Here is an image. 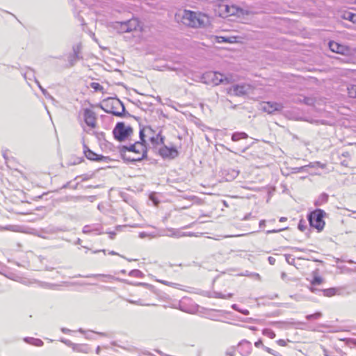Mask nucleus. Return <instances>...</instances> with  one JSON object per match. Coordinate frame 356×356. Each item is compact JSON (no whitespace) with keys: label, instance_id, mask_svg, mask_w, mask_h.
<instances>
[{"label":"nucleus","instance_id":"nucleus-1","mask_svg":"<svg viewBox=\"0 0 356 356\" xmlns=\"http://www.w3.org/2000/svg\"><path fill=\"white\" fill-rule=\"evenodd\" d=\"M121 158L126 162L135 163L147 157V148L140 147L135 143L129 146L122 145L119 147Z\"/></svg>","mask_w":356,"mask_h":356},{"label":"nucleus","instance_id":"nucleus-2","mask_svg":"<svg viewBox=\"0 0 356 356\" xmlns=\"http://www.w3.org/2000/svg\"><path fill=\"white\" fill-rule=\"evenodd\" d=\"M100 108L106 113H111L117 117H133L126 112L124 105L118 98L108 97L104 99Z\"/></svg>","mask_w":356,"mask_h":356},{"label":"nucleus","instance_id":"nucleus-3","mask_svg":"<svg viewBox=\"0 0 356 356\" xmlns=\"http://www.w3.org/2000/svg\"><path fill=\"white\" fill-rule=\"evenodd\" d=\"M207 17L204 15L197 14L191 10H184L181 22L184 24L191 27H201L205 25Z\"/></svg>","mask_w":356,"mask_h":356},{"label":"nucleus","instance_id":"nucleus-4","mask_svg":"<svg viewBox=\"0 0 356 356\" xmlns=\"http://www.w3.org/2000/svg\"><path fill=\"white\" fill-rule=\"evenodd\" d=\"M325 215V212L321 209H316L310 212L307 216L310 226L316 228L318 232L322 231L325 226L323 218Z\"/></svg>","mask_w":356,"mask_h":356},{"label":"nucleus","instance_id":"nucleus-5","mask_svg":"<svg viewBox=\"0 0 356 356\" xmlns=\"http://www.w3.org/2000/svg\"><path fill=\"white\" fill-rule=\"evenodd\" d=\"M132 134V127L131 126L126 127L123 122H118L113 130V134L115 139L120 142L125 140Z\"/></svg>","mask_w":356,"mask_h":356},{"label":"nucleus","instance_id":"nucleus-6","mask_svg":"<svg viewBox=\"0 0 356 356\" xmlns=\"http://www.w3.org/2000/svg\"><path fill=\"white\" fill-rule=\"evenodd\" d=\"M202 79L206 83H212L218 86L220 83H229L230 79L217 72H207L202 75Z\"/></svg>","mask_w":356,"mask_h":356},{"label":"nucleus","instance_id":"nucleus-7","mask_svg":"<svg viewBox=\"0 0 356 356\" xmlns=\"http://www.w3.org/2000/svg\"><path fill=\"white\" fill-rule=\"evenodd\" d=\"M253 88L248 83L235 84L227 88V93L234 96H244L249 94Z\"/></svg>","mask_w":356,"mask_h":356},{"label":"nucleus","instance_id":"nucleus-8","mask_svg":"<svg viewBox=\"0 0 356 356\" xmlns=\"http://www.w3.org/2000/svg\"><path fill=\"white\" fill-rule=\"evenodd\" d=\"M83 153L85 154V156L90 161H104L106 163H108L111 161L110 157L105 156L103 155H99L94 152L93 151L90 150L89 147L85 144L83 145Z\"/></svg>","mask_w":356,"mask_h":356},{"label":"nucleus","instance_id":"nucleus-9","mask_svg":"<svg viewBox=\"0 0 356 356\" xmlns=\"http://www.w3.org/2000/svg\"><path fill=\"white\" fill-rule=\"evenodd\" d=\"M159 154L164 159H174L179 156V152L176 147H168L164 144L159 149Z\"/></svg>","mask_w":356,"mask_h":356},{"label":"nucleus","instance_id":"nucleus-10","mask_svg":"<svg viewBox=\"0 0 356 356\" xmlns=\"http://www.w3.org/2000/svg\"><path fill=\"white\" fill-rule=\"evenodd\" d=\"M81 49V44H76L73 46V52L72 54H70L67 56L68 67H73L79 60L83 58V57L80 55Z\"/></svg>","mask_w":356,"mask_h":356},{"label":"nucleus","instance_id":"nucleus-11","mask_svg":"<svg viewBox=\"0 0 356 356\" xmlns=\"http://www.w3.org/2000/svg\"><path fill=\"white\" fill-rule=\"evenodd\" d=\"M284 108V105L281 102H264L261 109L269 113L273 114L275 111H281Z\"/></svg>","mask_w":356,"mask_h":356},{"label":"nucleus","instance_id":"nucleus-12","mask_svg":"<svg viewBox=\"0 0 356 356\" xmlns=\"http://www.w3.org/2000/svg\"><path fill=\"white\" fill-rule=\"evenodd\" d=\"M329 47L332 51L337 54L347 55L350 53V48L348 47L334 41H330L329 42Z\"/></svg>","mask_w":356,"mask_h":356},{"label":"nucleus","instance_id":"nucleus-13","mask_svg":"<svg viewBox=\"0 0 356 356\" xmlns=\"http://www.w3.org/2000/svg\"><path fill=\"white\" fill-rule=\"evenodd\" d=\"M83 118L84 121L86 124L92 127L95 128L96 127V116L95 113L90 109V108H85L83 111Z\"/></svg>","mask_w":356,"mask_h":356},{"label":"nucleus","instance_id":"nucleus-14","mask_svg":"<svg viewBox=\"0 0 356 356\" xmlns=\"http://www.w3.org/2000/svg\"><path fill=\"white\" fill-rule=\"evenodd\" d=\"M238 349L241 355L248 356L252 351V344L248 341L243 340L238 343Z\"/></svg>","mask_w":356,"mask_h":356},{"label":"nucleus","instance_id":"nucleus-15","mask_svg":"<svg viewBox=\"0 0 356 356\" xmlns=\"http://www.w3.org/2000/svg\"><path fill=\"white\" fill-rule=\"evenodd\" d=\"M165 137L161 135V130L155 135L150 136L149 141L151 144L156 147L159 145H163Z\"/></svg>","mask_w":356,"mask_h":356},{"label":"nucleus","instance_id":"nucleus-16","mask_svg":"<svg viewBox=\"0 0 356 356\" xmlns=\"http://www.w3.org/2000/svg\"><path fill=\"white\" fill-rule=\"evenodd\" d=\"M113 28L115 29L119 33H129L125 21L124 22H115L113 24Z\"/></svg>","mask_w":356,"mask_h":356},{"label":"nucleus","instance_id":"nucleus-17","mask_svg":"<svg viewBox=\"0 0 356 356\" xmlns=\"http://www.w3.org/2000/svg\"><path fill=\"white\" fill-rule=\"evenodd\" d=\"M223 313L224 311L222 310L211 309L206 313V316L207 318L212 321H219V317L220 316V314Z\"/></svg>","mask_w":356,"mask_h":356},{"label":"nucleus","instance_id":"nucleus-18","mask_svg":"<svg viewBox=\"0 0 356 356\" xmlns=\"http://www.w3.org/2000/svg\"><path fill=\"white\" fill-rule=\"evenodd\" d=\"M128 28L127 30H129V33L134 31H136L137 29L140 26V22L138 19L132 18L129 20L125 21Z\"/></svg>","mask_w":356,"mask_h":356},{"label":"nucleus","instance_id":"nucleus-19","mask_svg":"<svg viewBox=\"0 0 356 356\" xmlns=\"http://www.w3.org/2000/svg\"><path fill=\"white\" fill-rule=\"evenodd\" d=\"M72 350L75 352L88 353L90 351V348L86 344L74 343Z\"/></svg>","mask_w":356,"mask_h":356},{"label":"nucleus","instance_id":"nucleus-20","mask_svg":"<svg viewBox=\"0 0 356 356\" xmlns=\"http://www.w3.org/2000/svg\"><path fill=\"white\" fill-rule=\"evenodd\" d=\"M140 141L136 142V143L143 149V147H147V142L145 140V129H140L139 131Z\"/></svg>","mask_w":356,"mask_h":356},{"label":"nucleus","instance_id":"nucleus-21","mask_svg":"<svg viewBox=\"0 0 356 356\" xmlns=\"http://www.w3.org/2000/svg\"><path fill=\"white\" fill-rule=\"evenodd\" d=\"M24 341L35 346H42L44 343L40 339H35L33 337H26Z\"/></svg>","mask_w":356,"mask_h":356},{"label":"nucleus","instance_id":"nucleus-22","mask_svg":"<svg viewBox=\"0 0 356 356\" xmlns=\"http://www.w3.org/2000/svg\"><path fill=\"white\" fill-rule=\"evenodd\" d=\"M328 195L327 193H322L319 195L317 200H315L314 204L316 207L321 206L324 203H326L328 200Z\"/></svg>","mask_w":356,"mask_h":356},{"label":"nucleus","instance_id":"nucleus-23","mask_svg":"<svg viewBox=\"0 0 356 356\" xmlns=\"http://www.w3.org/2000/svg\"><path fill=\"white\" fill-rule=\"evenodd\" d=\"M298 102H300V103H303L307 106H314L316 100L313 97H302L298 98Z\"/></svg>","mask_w":356,"mask_h":356},{"label":"nucleus","instance_id":"nucleus-24","mask_svg":"<svg viewBox=\"0 0 356 356\" xmlns=\"http://www.w3.org/2000/svg\"><path fill=\"white\" fill-rule=\"evenodd\" d=\"M34 81L36 83L37 86H38V88H40V90H41V92H42V94L44 95V96L47 98V99H49L52 101H55L54 98L47 92V90L46 89H44L40 83V82L38 81V80L36 79V77H34Z\"/></svg>","mask_w":356,"mask_h":356},{"label":"nucleus","instance_id":"nucleus-25","mask_svg":"<svg viewBox=\"0 0 356 356\" xmlns=\"http://www.w3.org/2000/svg\"><path fill=\"white\" fill-rule=\"evenodd\" d=\"M248 138V136L245 132H234L232 135V140L234 142L238 141L241 139H246Z\"/></svg>","mask_w":356,"mask_h":356},{"label":"nucleus","instance_id":"nucleus-26","mask_svg":"<svg viewBox=\"0 0 356 356\" xmlns=\"http://www.w3.org/2000/svg\"><path fill=\"white\" fill-rule=\"evenodd\" d=\"M23 76L25 79H29V80H31L33 79H34V77H35V71L33 69H32L31 67H27V70L24 73Z\"/></svg>","mask_w":356,"mask_h":356},{"label":"nucleus","instance_id":"nucleus-27","mask_svg":"<svg viewBox=\"0 0 356 356\" xmlns=\"http://www.w3.org/2000/svg\"><path fill=\"white\" fill-rule=\"evenodd\" d=\"M322 293L324 296L331 297L336 294L337 289L330 288V289H322Z\"/></svg>","mask_w":356,"mask_h":356},{"label":"nucleus","instance_id":"nucleus-28","mask_svg":"<svg viewBox=\"0 0 356 356\" xmlns=\"http://www.w3.org/2000/svg\"><path fill=\"white\" fill-rule=\"evenodd\" d=\"M343 18L356 24V14L353 13H346L343 15Z\"/></svg>","mask_w":356,"mask_h":356},{"label":"nucleus","instance_id":"nucleus-29","mask_svg":"<svg viewBox=\"0 0 356 356\" xmlns=\"http://www.w3.org/2000/svg\"><path fill=\"white\" fill-rule=\"evenodd\" d=\"M347 90L350 97L356 98V85L348 86Z\"/></svg>","mask_w":356,"mask_h":356},{"label":"nucleus","instance_id":"nucleus-30","mask_svg":"<svg viewBox=\"0 0 356 356\" xmlns=\"http://www.w3.org/2000/svg\"><path fill=\"white\" fill-rule=\"evenodd\" d=\"M262 333L264 335L269 337L270 339H274L275 337V333L274 331L269 328L264 329Z\"/></svg>","mask_w":356,"mask_h":356},{"label":"nucleus","instance_id":"nucleus-31","mask_svg":"<svg viewBox=\"0 0 356 356\" xmlns=\"http://www.w3.org/2000/svg\"><path fill=\"white\" fill-rule=\"evenodd\" d=\"M321 316H322V313L320 312H316V313H314L313 314L307 315L305 318L308 321H312V320L318 319Z\"/></svg>","mask_w":356,"mask_h":356},{"label":"nucleus","instance_id":"nucleus-32","mask_svg":"<svg viewBox=\"0 0 356 356\" xmlns=\"http://www.w3.org/2000/svg\"><path fill=\"white\" fill-rule=\"evenodd\" d=\"M323 282V279L318 275H314L313 280L311 281L312 286L319 285Z\"/></svg>","mask_w":356,"mask_h":356},{"label":"nucleus","instance_id":"nucleus-33","mask_svg":"<svg viewBox=\"0 0 356 356\" xmlns=\"http://www.w3.org/2000/svg\"><path fill=\"white\" fill-rule=\"evenodd\" d=\"M129 275L131 277H138V278H140L143 276V273L140 270H137V269L131 270L129 272Z\"/></svg>","mask_w":356,"mask_h":356},{"label":"nucleus","instance_id":"nucleus-34","mask_svg":"<svg viewBox=\"0 0 356 356\" xmlns=\"http://www.w3.org/2000/svg\"><path fill=\"white\" fill-rule=\"evenodd\" d=\"M76 277H109V278H112L113 277L109 275H104V274H91V275H78Z\"/></svg>","mask_w":356,"mask_h":356},{"label":"nucleus","instance_id":"nucleus-35","mask_svg":"<svg viewBox=\"0 0 356 356\" xmlns=\"http://www.w3.org/2000/svg\"><path fill=\"white\" fill-rule=\"evenodd\" d=\"M135 285L136 286H143L145 287L147 289L149 290L152 292L154 291V287L152 284L144 283V282H138Z\"/></svg>","mask_w":356,"mask_h":356},{"label":"nucleus","instance_id":"nucleus-36","mask_svg":"<svg viewBox=\"0 0 356 356\" xmlns=\"http://www.w3.org/2000/svg\"><path fill=\"white\" fill-rule=\"evenodd\" d=\"M90 87L95 90V91H102L103 90V86H101L99 83L92 82L90 83Z\"/></svg>","mask_w":356,"mask_h":356},{"label":"nucleus","instance_id":"nucleus-37","mask_svg":"<svg viewBox=\"0 0 356 356\" xmlns=\"http://www.w3.org/2000/svg\"><path fill=\"white\" fill-rule=\"evenodd\" d=\"M263 348L266 351L268 352V353L274 355V356H282L277 351H275L274 350L268 348V347H266V346H263Z\"/></svg>","mask_w":356,"mask_h":356},{"label":"nucleus","instance_id":"nucleus-38","mask_svg":"<svg viewBox=\"0 0 356 356\" xmlns=\"http://www.w3.org/2000/svg\"><path fill=\"white\" fill-rule=\"evenodd\" d=\"M217 42L220 43V42H229V43H231L232 42V40L230 38H226V37H222V36H220V37H217Z\"/></svg>","mask_w":356,"mask_h":356},{"label":"nucleus","instance_id":"nucleus-39","mask_svg":"<svg viewBox=\"0 0 356 356\" xmlns=\"http://www.w3.org/2000/svg\"><path fill=\"white\" fill-rule=\"evenodd\" d=\"M170 232H171L169 234V236H170L180 237V236H186V234H181L178 230L172 229V230H170Z\"/></svg>","mask_w":356,"mask_h":356},{"label":"nucleus","instance_id":"nucleus-40","mask_svg":"<svg viewBox=\"0 0 356 356\" xmlns=\"http://www.w3.org/2000/svg\"><path fill=\"white\" fill-rule=\"evenodd\" d=\"M142 129H145V132L150 137V136L155 135V131L152 129L151 127H145Z\"/></svg>","mask_w":356,"mask_h":356},{"label":"nucleus","instance_id":"nucleus-41","mask_svg":"<svg viewBox=\"0 0 356 356\" xmlns=\"http://www.w3.org/2000/svg\"><path fill=\"white\" fill-rule=\"evenodd\" d=\"M306 166H309V167H312V168H314L315 166H319L321 168H324V167L325 166V164L321 163L319 161H316L314 163H310L309 164L306 165Z\"/></svg>","mask_w":356,"mask_h":356},{"label":"nucleus","instance_id":"nucleus-42","mask_svg":"<svg viewBox=\"0 0 356 356\" xmlns=\"http://www.w3.org/2000/svg\"><path fill=\"white\" fill-rule=\"evenodd\" d=\"M311 123L316 124H328L327 122L325 120H312L309 121Z\"/></svg>","mask_w":356,"mask_h":356},{"label":"nucleus","instance_id":"nucleus-43","mask_svg":"<svg viewBox=\"0 0 356 356\" xmlns=\"http://www.w3.org/2000/svg\"><path fill=\"white\" fill-rule=\"evenodd\" d=\"M61 342L64 343L65 345H67L69 347H71L72 348L74 343L72 342L71 341L65 339H62L60 340Z\"/></svg>","mask_w":356,"mask_h":356},{"label":"nucleus","instance_id":"nucleus-44","mask_svg":"<svg viewBox=\"0 0 356 356\" xmlns=\"http://www.w3.org/2000/svg\"><path fill=\"white\" fill-rule=\"evenodd\" d=\"M285 259L288 264H293L295 259L291 257V254H285Z\"/></svg>","mask_w":356,"mask_h":356},{"label":"nucleus","instance_id":"nucleus-45","mask_svg":"<svg viewBox=\"0 0 356 356\" xmlns=\"http://www.w3.org/2000/svg\"><path fill=\"white\" fill-rule=\"evenodd\" d=\"M92 229L90 228V225H85L83 228V232L84 234H88V233H90L92 232Z\"/></svg>","mask_w":356,"mask_h":356},{"label":"nucleus","instance_id":"nucleus-46","mask_svg":"<svg viewBox=\"0 0 356 356\" xmlns=\"http://www.w3.org/2000/svg\"><path fill=\"white\" fill-rule=\"evenodd\" d=\"M239 174V171L237 170H232V174L230 176V179H234Z\"/></svg>","mask_w":356,"mask_h":356},{"label":"nucleus","instance_id":"nucleus-47","mask_svg":"<svg viewBox=\"0 0 356 356\" xmlns=\"http://www.w3.org/2000/svg\"><path fill=\"white\" fill-rule=\"evenodd\" d=\"M236 11H239L241 12V14L243 15H250L251 13L250 11H248V10H245L243 9H241V8H236Z\"/></svg>","mask_w":356,"mask_h":356},{"label":"nucleus","instance_id":"nucleus-48","mask_svg":"<svg viewBox=\"0 0 356 356\" xmlns=\"http://www.w3.org/2000/svg\"><path fill=\"white\" fill-rule=\"evenodd\" d=\"M306 228H307V226L305 225H303L302 223V220H300V222L298 223V229L300 231L303 232L305 230Z\"/></svg>","mask_w":356,"mask_h":356},{"label":"nucleus","instance_id":"nucleus-49","mask_svg":"<svg viewBox=\"0 0 356 356\" xmlns=\"http://www.w3.org/2000/svg\"><path fill=\"white\" fill-rule=\"evenodd\" d=\"M348 344L350 346H351L352 345L356 346V339H349L348 340Z\"/></svg>","mask_w":356,"mask_h":356},{"label":"nucleus","instance_id":"nucleus-50","mask_svg":"<svg viewBox=\"0 0 356 356\" xmlns=\"http://www.w3.org/2000/svg\"><path fill=\"white\" fill-rule=\"evenodd\" d=\"M310 291H311L312 293H319V292H322V289H319L315 288V287H314V286H312L310 288Z\"/></svg>","mask_w":356,"mask_h":356},{"label":"nucleus","instance_id":"nucleus-51","mask_svg":"<svg viewBox=\"0 0 356 356\" xmlns=\"http://www.w3.org/2000/svg\"><path fill=\"white\" fill-rule=\"evenodd\" d=\"M277 343L281 346H285L286 345V342L284 339H279L277 341Z\"/></svg>","mask_w":356,"mask_h":356},{"label":"nucleus","instance_id":"nucleus-52","mask_svg":"<svg viewBox=\"0 0 356 356\" xmlns=\"http://www.w3.org/2000/svg\"><path fill=\"white\" fill-rule=\"evenodd\" d=\"M307 167L308 166L304 165V166H301L300 168H295V170H296V172H303Z\"/></svg>","mask_w":356,"mask_h":356},{"label":"nucleus","instance_id":"nucleus-53","mask_svg":"<svg viewBox=\"0 0 356 356\" xmlns=\"http://www.w3.org/2000/svg\"><path fill=\"white\" fill-rule=\"evenodd\" d=\"M254 346H255L257 348H259V347H260V346H261V347L263 348V346H264L263 345L262 341H261V340H260V339H259V340H258L257 341H256V342L254 343Z\"/></svg>","mask_w":356,"mask_h":356},{"label":"nucleus","instance_id":"nucleus-54","mask_svg":"<svg viewBox=\"0 0 356 356\" xmlns=\"http://www.w3.org/2000/svg\"><path fill=\"white\" fill-rule=\"evenodd\" d=\"M268 262L270 264L273 265L275 263V259L273 257H269L268 258Z\"/></svg>","mask_w":356,"mask_h":356},{"label":"nucleus","instance_id":"nucleus-55","mask_svg":"<svg viewBox=\"0 0 356 356\" xmlns=\"http://www.w3.org/2000/svg\"><path fill=\"white\" fill-rule=\"evenodd\" d=\"M252 217V213H247L243 218V220H250Z\"/></svg>","mask_w":356,"mask_h":356},{"label":"nucleus","instance_id":"nucleus-56","mask_svg":"<svg viewBox=\"0 0 356 356\" xmlns=\"http://www.w3.org/2000/svg\"><path fill=\"white\" fill-rule=\"evenodd\" d=\"M286 228H283V229H273V230H268L266 232L267 234H270V233H276L277 232H280V231H282V230H284V229H286Z\"/></svg>","mask_w":356,"mask_h":356},{"label":"nucleus","instance_id":"nucleus-57","mask_svg":"<svg viewBox=\"0 0 356 356\" xmlns=\"http://www.w3.org/2000/svg\"><path fill=\"white\" fill-rule=\"evenodd\" d=\"M108 234H109V238L111 239H113L116 235L115 232H108Z\"/></svg>","mask_w":356,"mask_h":356},{"label":"nucleus","instance_id":"nucleus-58","mask_svg":"<svg viewBox=\"0 0 356 356\" xmlns=\"http://www.w3.org/2000/svg\"><path fill=\"white\" fill-rule=\"evenodd\" d=\"M130 303L135 304V305H144L143 303L140 302V300L134 301V300H129Z\"/></svg>","mask_w":356,"mask_h":356},{"label":"nucleus","instance_id":"nucleus-59","mask_svg":"<svg viewBox=\"0 0 356 356\" xmlns=\"http://www.w3.org/2000/svg\"><path fill=\"white\" fill-rule=\"evenodd\" d=\"M61 332L64 334H67V333H70L71 332V330L67 328L63 327V328H61Z\"/></svg>","mask_w":356,"mask_h":356},{"label":"nucleus","instance_id":"nucleus-60","mask_svg":"<svg viewBox=\"0 0 356 356\" xmlns=\"http://www.w3.org/2000/svg\"><path fill=\"white\" fill-rule=\"evenodd\" d=\"M216 298H226V296L225 295H223L220 293H216Z\"/></svg>","mask_w":356,"mask_h":356},{"label":"nucleus","instance_id":"nucleus-61","mask_svg":"<svg viewBox=\"0 0 356 356\" xmlns=\"http://www.w3.org/2000/svg\"><path fill=\"white\" fill-rule=\"evenodd\" d=\"M239 312L242 313L244 315H248L250 314L248 309H240Z\"/></svg>","mask_w":356,"mask_h":356},{"label":"nucleus","instance_id":"nucleus-62","mask_svg":"<svg viewBox=\"0 0 356 356\" xmlns=\"http://www.w3.org/2000/svg\"><path fill=\"white\" fill-rule=\"evenodd\" d=\"M83 161V159L82 158H77L76 159V161H74L72 164L75 165V164H77V163H80L81 161Z\"/></svg>","mask_w":356,"mask_h":356},{"label":"nucleus","instance_id":"nucleus-63","mask_svg":"<svg viewBox=\"0 0 356 356\" xmlns=\"http://www.w3.org/2000/svg\"><path fill=\"white\" fill-rule=\"evenodd\" d=\"M265 224H266L265 220H260V222H259V227L260 228L264 227L265 226Z\"/></svg>","mask_w":356,"mask_h":356},{"label":"nucleus","instance_id":"nucleus-64","mask_svg":"<svg viewBox=\"0 0 356 356\" xmlns=\"http://www.w3.org/2000/svg\"><path fill=\"white\" fill-rule=\"evenodd\" d=\"M227 355H228L229 356H234L235 355V350H230V351H227Z\"/></svg>","mask_w":356,"mask_h":356}]
</instances>
